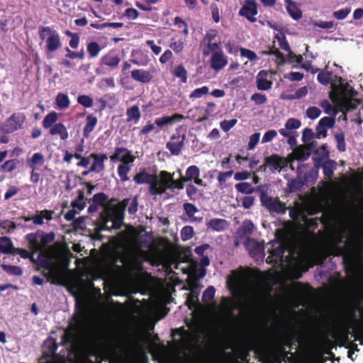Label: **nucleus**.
<instances>
[{
	"label": "nucleus",
	"mask_w": 363,
	"mask_h": 363,
	"mask_svg": "<svg viewBox=\"0 0 363 363\" xmlns=\"http://www.w3.org/2000/svg\"><path fill=\"white\" fill-rule=\"evenodd\" d=\"M271 249L268 250L269 255L267 258L269 264H286L293 279L301 278L302 273L308 271V266L301 251L294 247H289L278 240L269 242Z\"/></svg>",
	"instance_id": "1"
},
{
	"label": "nucleus",
	"mask_w": 363,
	"mask_h": 363,
	"mask_svg": "<svg viewBox=\"0 0 363 363\" xmlns=\"http://www.w3.org/2000/svg\"><path fill=\"white\" fill-rule=\"evenodd\" d=\"M38 35L45 43L44 50L47 55L55 52L62 47L60 35L52 27H39Z\"/></svg>",
	"instance_id": "2"
},
{
	"label": "nucleus",
	"mask_w": 363,
	"mask_h": 363,
	"mask_svg": "<svg viewBox=\"0 0 363 363\" xmlns=\"http://www.w3.org/2000/svg\"><path fill=\"white\" fill-rule=\"evenodd\" d=\"M264 345L257 346L249 338L240 341L234 350L235 363H250V353L253 351L259 361Z\"/></svg>",
	"instance_id": "3"
},
{
	"label": "nucleus",
	"mask_w": 363,
	"mask_h": 363,
	"mask_svg": "<svg viewBox=\"0 0 363 363\" xmlns=\"http://www.w3.org/2000/svg\"><path fill=\"white\" fill-rule=\"evenodd\" d=\"M117 199H111L108 203L105 206L103 211L99 214V219L106 221L108 225L111 218H116L118 220H123L124 213L128 206L130 199H124L121 202L113 204Z\"/></svg>",
	"instance_id": "4"
},
{
	"label": "nucleus",
	"mask_w": 363,
	"mask_h": 363,
	"mask_svg": "<svg viewBox=\"0 0 363 363\" xmlns=\"http://www.w3.org/2000/svg\"><path fill=\"white\" fill-rule=\"evenodd\" d=\"M186 117L181 113H174L172 116H163L160 118H157L155 120V123L148 121L140 130L139 135H146L155 129V125L158 128H163L168 125H173L175 123H179L185 119Z\"/></svg>",
	"instance_id": "5"
},
{
	"label": "nucleus",
	"mask_w": 363,
	"mask_h": 363,
	"mask_svg": "<svg viewBox=\"0 0 363 363\" xmlns=\"http://www.w3.org/2000/svg\"><path fill=\"white\" fill-rule=\"evenodd\" d=\"M172 174L164 170L161 171L158 175L155 174L154 182L151 186H149L150 194L152 196L162 195L167 189L170 190Z\"/></svg>",
	"instance_id": "6"
},
{
	"label": "nucleus",
	"mask_w": 363,
	"mask_h": 363,
	"mask_svg": "<svg viewBox=\"0 0 363 363\" xmlns=\"http://www.w3.org/2000/svg\"><path fill=\"white\" fill-rule=\"evenodd\" d=\"M186 138V128L179 125L175 129V133L172 135L170 140L166 144L167 149L172 155H179L184 145Z\"/></svg>",
	"instance_id": "7"
},
{
	"label": "nucleus",
	"mask_w": 363,
	"mask_h": 363,
	"mask_svg": "<svg viewBox=\"0 0 363 363\" xmlns=\"http://www.w3.org/2000/svg\"><path fill=\"white\" fill-rule=\"evenodd\" d=\"M260 202L271 214H284L288 209L286 203L281 201L279 197H272L267 194L262 193Z\"/></svg>",
	"instance_id": "8"
},
{
	"label": "nucleus",
	"mask_w": 363,
	"mask_h": 363,
	"mask_svg": "<svg viewBox=\"0 0 363 363\" xmlns=\"http://www.w3.org/2000/svg\"><path fill=\"white\" fill-rule=\"evenodd\" d=\"M26 120V116L24 113H13L4 121L1 130L6 134L12 133L22 128Z\"/></svg>",
	"instance_id": "9"
},
{
	"label": "nucleus",
	"mask_w": 363,
	"mask_h": 363,
	"mask_svg": "<svg viewBox=\"0 0 363 363\" xmlns=\"http://www.w3.org/2000/svg\"><path fill=\"white\" fill-rule=\"evenodd\" d=\"M349 320L357 321L356 318V308H352L347 312V315H342L340 320L335 323V328L344 335V339L345 341H348V335L350 334L351 327L348 324Z\"/></svg>",
	"instance_id": "10"
},
{
	"label": "nucleus",
	"mask_w": 363,
	"mask_h": 363,
	"mask_svg": "<svg viewBox=\"0 0 363 363\" xmlns=\"http://www.w3.org/2000/svg\"><path fill=\"white\" fill-rule=\"evenodd\" d=\"M330 340L328 338V337L324 336L322 337L320 339L319 341V347L318 350L313 353V354L310 355L308 357V363H325L328 360L327 358H325L323 354H328L331 357H335V354L331 352L330 349L326 348L323 350V348L325 347V345L326 343L329 342Z\"/></svg>",
	"instance_id": "11"
},
{
	"label": "nucleus",
	"mask_w": 363,
	"mask_h": 363,
	"mask_svg": "<svg viewBox=\"0 0 363 363\" xmlns=\"http://www.w3.org/2000/svg\"><path fill=\"white\" fill-rule=\"evenodd\" d=\"M257 4L255 0H245V4L239 11V15L245 17L250 22L255 23L257 14Z\"/></svg>",
	"instance_id": "12"
},
{
	"label": "nucleus",
	"mask_w": 363,
	"mask_h": 363,
	"mask_svg": "<svg viewBox=\"0 0 363 363\" xmlns=\"http://www.w3.org/2000/svg\"><path fill=\"white\" fill-rule=\"evenodd\" d=\"M110 160L113 162L120 161L122 163H133L135 157L125 147H116L113 154L110 156Z\"/></svg>",
	"instance_id": "13"
},
{
	"label": "nucleus",
	"mask_w": 363,
	"mask_h": 363,
	"mask_svg": "<svg viewBox=\"0 0 363 363\" xmlns=\"http://www.w3.org/2000/svg\"><path fill=\"white\" fill-rule=\"evenodd\" d=\"M266 164L271 172H280L281 169L287 166L288 161L283 157L277 154H272L270 156L264 157Z\"/></svg>",
	"instance_id": "14"
},
{
	"label": "nucleus",
	"mask_w": 363,
	"mask_h": 363,
	"mask_svg": "<svg viewBox=\"0 0 363 363\" xmlns=\"http://www.w3.org/2000/svg\"><path fill=\"white\" fill-rule=\"evenodd\" d=\"M335 120L333 117H323L322 118L315 128V137L317 138H325L328 135V128H331L334 126Z\"/></svg>",
	"instance_id": "15"
},
{
	"label": "nucleus",
	"mask_w": 363,
	"mask_h": 363,
	"mask_svg": "<svg viewBox=\"0 0 363 363\" xmlns=\"http://www.w3.org/2000/svg\"><path fill=\"white\" fill-rule=\"evenodd\" d=\"M210 65L211 67L216 71L222 69L228 65V57L222 50L214 52L211 55Z\"/></svg>",
	"instance_id": "16"
},
{
	"label": "nucleus",
	"mask_w": 363,
	"mask_h": 363,
	"mask_svg": "<svg viewBox=\"0 0 363 363\" xmlns=\"http://www.w3.org/2000/svg\"><path fill=\"white\" fill-rule=\"evenodd\" d=\"M199 177V168L196 165H191L186 170V174L184 177L185 179L184 181H186V182L194 181L199 186H206V184Z\"/></svg>",
	"instance_id": "17"
},
{
	"label": "nucleus",
	"mask_w": 363,
	"mask_h": 363,
	"mask_svg": "<svg viewBox=\"0 0 363 363\" xmlns=\"http://www.w3.org/2000/svg\"><path fill=\"white\" fill-rule=\"evenodd\" d=\"M90 157L93 160V163L90 167V171L95 173H100L105 169L104 162L107 160L106 154H90Z\"/></svg>",
	"instance_id": "18"
},
{
	"label": "nucleus",
	"mask_w": 363,
	"mask_h": 363,
	"mask_svg": "<svg viewBox=\"0 0 363 363\" xmlns=\"http://www.w3.org/2000/svg\"><path fill=\"white\" fill-rule=\"evenodd\" d=\"M131 77L135 81L143 84H148L152 79V75L150 71L143 69H133L131 72Z\"/></svg>",
	"instance_id": "19"
},
{
	"label": "nucleus",
	"mask_w": 363,
	"mask_h": 363,
	"mask_svg": "<svg viewBox=\"0 0 363 363\" xmlns=\"http://www.w3.org/2000/svg\"><path fill=\"white\" fill-rule=\"evenodd\" d=\"M119 255L111 256L109 259L106 262L104 267V269L110 274L120 273L123 271V267L118 264Z\"/></svg>",
	"instance_id": "20"
},
{
	"label": "nucleus",
	"mask_w": 363,
	"mask_h": 363,
	"mask_svg": "<svg viewBox=\"0 0 363 363\" xmlns=\"http://www.w3.org/2000/svg\"><path fill=\"white\" fill-rule=\"evenodd\" d=\"M155 176V174H149L145 169H143L134 176L133 181L138 184H148L151 186Z\"/></svg>",
	"instance_id": "21"
},
{
	"label": "nucleus",
	"mask_w": 363,
	"mask_h": 363,
	"mask_svg": "<svg viewBox=\"0 0 363 363\" xmlns=\"http://www.w3.org/2000/svg\"><path fill=\"white\" fill-rule=\"evenodd\" d=\"M262 357L259 358L261 362H269V363H282L284 359L282 357L277 356V352H269V350L265 345L262 348Z\"/></svg>",
	"instance_id": "22"
},
{
	"label": "nucleus",
	"mask_w": 363,
	"mask_h": 363,
	"mask_svg": "<svg viewBox=\"0 0 363 363\" xmlns=\"http://www.w3.org/2000/svg\"><path fill=\"white\" fill-rule=\"evenodd\" d=\"M54 211L51 210H43L36 211V214L32 216V220L36 225H41L43 224V219L51 220Z\"/></svg>",
	"instance_id": "23"
},
{
	"label": "nucleus",
	"mask_w": 363,
	"mask_h": 363,
	"mask_svg": "<svg viewBox=\"0 0 363 363\" xmlns=\"http://www.w3.org/2000/svg\"><path fill=\"white\" fill-rule=\"evenodd\" d=\"M120 62L121 58L119 56L111 52L106 54L101 59V65H104L112 68L117 67Z\"/></svg>",
	"instance_id": "24"
},
{
	"label": "nucleus",
	"mask_w": 363,
	"mask_h": 363,
	"mask_svg": "<svg viewBox=\"0 0 363 363\" xmlns=\"http://www.w3.org/2000/svg\"><path fill=\"white\" fill-rule=\"evenodd\" d=\"M267 72L265 70H261L257 77V87L259 90H268L272 87V82L267 79Z\"/></svg>",
	"instance_id": "25"
},
{
	"label": "nucleus",
	"mask_w": 363,
	"mask_h": 363,
	"mask_svg": "<svg viewBox=\"0 0 363 363\" xmlns=\"http://www.w3.org/2000/svg\"><path fill=\"white\" fill-rule=\"evenodd\" d=\"M98 122V119L92 114H89L86 118V124L83 128V136L88 138L90 133L94 130Z\"/></svg>",
	"instance_id": "26"
},
{
	"label": "nucleus",
	"mask_w": 363,
	"mask_h": 363,
	"mask_svg": "<svg viewBox=\"0 0 363 363\" xmlns=\"http://www.w3.org/2000/svg\"><path fill=\"white\" fill-rule=\"evenodd\" d=\"M286 11L290 16L294 20H298L302 17V11L292 0H285Z\"/></svg>",
	"instance_id": "27"
},
{
	"label": "nucleus",
	"mask_w": 363,
	"mask_h": 363,
	"mask_svg": "<svg viewBox=\"0 0 363 363\" xmlns=\"http://www.w3.org/2000/svg\"><path fill=\"white\" fill-rule=\"evenodd\" d=\"M49 133L51 135H59L60 139L62 140H65L69 138L67 128L61 123L55 124L54 126L50 129Z\"/></svg>",
	"instance_id": "28"
},
{
	"label": "nucleus",
	"mask_w": 363,
	"mask_h": 363,
	"mask_svg": "<svg viewBox=\"0 0 363 363\" xmlns=\"http://www.w3.org/2000/svg\"><path fill=\"white\" fill-rule=\"evenodd\" d=\"M126 116V121L128 123L134 122V123H137L141 118V113L139 107L136 105H134L127 108Z\"/></svg>",
	"instance_id": "29"
},
{
	"label": "nucleus",
	"mask_w": 363,
	"mask_h": 363,
	"mask_svg": "<svg viewBox=\"0 0 363 363\" xmlns=\"http://www.w3.org/2000/svg\"><path fill=\"white\" fill-rule=\"evenodd\" d=\"M96 228L94 229V232L91 235V238L93 240H102L104 236L101 235V232L102 230H107L108 229V225L106 223V221H103L101 219H98L95 222Z\"/></svg>",
	"instance_id": "30"
},
{
	"label": "nucleus",
	"mask_w": 363,
	"mask_h": 363,
	"mask_svg": "<svg viewBox=\"0 0 363 363\" xmlns=\"http://www.w3.org/2000/svg\"><path fill=\"white\" fill-rule=\"evenodd\" d=\"M267 348L269 350V352H277V356L282 357L284 362L289 359L288 355L291 354L290 352H286L285 347L281 343H276L271 346H267Z\"/></svg>",
	"instance_id": "31"
},
{
	"label": "nucleus",
	"mask_w": 363,
	"mask_h": 363,
	"mask_svg": "<svg viewBox=\"0 0 363 363\" xmlns=\"http://www.w3.org/2000/svg\"><path fill=\"white\" fill-rule=\"evenodd\" d=\"M14 247L10 238L0 237V253L3 254H12L13 252Z\"/></svg>",
	"instance_id": "32"
},
{
	"label": "nucleus",
	"mask_w": 363,
	"mask_h": 363,
	"mask_svg": "<svg viewBox=\"0 0 363 363\" xmlns=\"http://www.w3.org/2000/svg\"><path fill=\"white\" fill-rule=\"evenodd\" d=\"M27 162L32 170H35L38 167L43 165L45 158L41 153L36 152L33 155L32 157Z\"/></svg>",
	"instance_id": "33"
},
{
	"label": "nucleus",
	"mask_w": 363,
	"mask_h": 363,
	"mask_svg": "<svg viewBox=\"0 0 363 363\" xmlns=\"http://www.w3.org/2000/svg\"><path fill=\"white\" fill-rule=\"evenodd\" d=\"M254 229L255 225L252 221L250 220H245L238 230V233L242 237L249 236L252 234Z\"/></svg>",
	"instance_id": "34"
},
{
	"label": "nucleus",
	"mask_w": 363,
	"mask_h": 363,
	"mask_svg": "<svg viewBox=\"0 0 363 363\" xmlns=\"http://www.w3.org/2000/svg\"><path fill=\"white\" fill-rule=\"evenodd\" d=\"M311 152L308 147L306 146L301 145L298 146L294 150V157L296 160L298 161H306L311 156Z\"/></svg>",
	"instance_id": "35"
},
{
	"label": "nucleus",
	"mask_w": 363,
	"mask_h": 363,
	"mask_svg": "<svg viewBox=\"0 0 363 363\" xmlns=\"http://www.w3.org/2000/svg\"><path fill=\"white\" fill-rule=\"evenodd\" d=\"M55 104L60 109L65 110L69 106L70 101L67 94L60 92L55 98Z\"/></svg>",
	"instance_id": "36"
},
{
	"label": "nucleus",
	"mask_w": 363,
	"mask_h": 363,
	"mask_svg": "<svg viewBox=\"0 0 363 363\" xmlns=\"http://www.w3.org/2000/svg\"><path fill=\"white\" fill-rule=\"evenodd\" d=\"M207 225L213 230L222 231L226 225V220L222 218H212L208 222Z\"/></svg>",
	"instance_id": "37"
},
{
	"label": "nucleus",
	"mask_w": 363,
	"mask_h": 363,
	"mask_svg": "<svg viewBox=\"0 0 363 363\" xmlns=\"http://www.w3.org/2000/svg\"><path fill=\"white\" fill-rule=\"evenodd\" d=\"M236 191L241 194L250 195L255 192V188L249 182H240L235 185Z\"/></svg>",
	"instance_id": "38"
},
{
	"label": "nucleus",
	"mask_w": 363,
	"mask_h": 363,
	"mask_svg": "<svg viewBox=\"0 0 363 363\" xmlns=\"http://www.w3.org/2000/svg\"><path fill=\"white\" fill-rule=\"evenodd\" d=\"M323 174L325 177L331 179L334 174L335 169V162L334 160H328L322 165Z\"/></svg>",
	"instance_id": "39"
},
{
	"label": "nucleus",
	"mask_w": 363,
	"mask_h": 363,
	"mask_svg": "<svg viewBox=\"0 0 363 363\" xmlns=\"http://www.w3.org/2000/svg\"><path fill=\"white\" fill-rule=\"evenodd\" d=\"M130 163H121L118 166V174L123 182L129 180L128 174L130 170Z\"/></svg>",
	"instance_id": "40"
},
{
	"label": "nucleus",
	"mask_w": 363,
	"mask_h": 363,
	"mask_svg": "<svg viewBox=\"0 0 363 363\" xmlns=\"http://www.w3.org/2000/svg\"><path fill=\"white\" fill-rule=\"evenodd\" d=\"M57 121V114L55 111H52L47 114L43 121V126L44 128H51L54 126L55 123Z\"/></svg>",
	"instance_id": "41"
},
{
	"label": "nucleus",
	"mask_w": 363,
	"mask_h": 363,
	"mask_svg": "<svg viewBox=\"0 0 363 363\" xmlns=\"http://www.w3.org/2000/svg\"><path fill=\"white\" fill-rule=\"evenodd\" d=\"M334 137L337 142V149L340 152H345L346 150L345 133L341 130L338 133H336Z\"/></svg>",
	"instance_id": "42"
},
{
	"label": "nucleus",
	"mask_w": 363,
	"mask_h": 363,
	"mask_svg": "<svg viewBox=\"0 0 363 363\" xmlns=\"http://www.w3.org/2000/svg\"><path fill=\"white\" fill-rule=\"evenodd\" d=\"M173 74L176 77L179 78L182 83L186 82L187 71L183 65H179L177 66L173 71Z\"/></svg>",
	"instance_id": "43"
},
{
	"label": "nucleus",
	"mask_w": 363,
	"mask_h": 363,
	"mask_svg": "<svg viewBox=\"0 0 363 363\" xmlns=\"http://www.w3.org/2000/svg\"><path fill=\"white\" fill-rule=\"evenodd\" d=\"M1 268L10 275L21 276L23 274L22 269L18 266L3 264Z\"/></svg>",
	"instance_id": "44"
},
{
	"label": "nucleus",
	"mask_w": 363,
	"mask_h": 363,
	"mask_svg": "<svg viewBox=\"0 0 363 363\" xmlns=\"http://www.w3.org/2000/svg\"><path fill=\"white\" fill-rule=\"evenodd\" d=\"M108 200V196L104 192H100L94 194L91 198L92 203H95L98 206H103L106 205V203Z\"/></svg>",
	"instance_id": "45"
},
{
	"label": "nucleus",
	"mask_w": 363,
	"mask_h": 363,
	"mask_svg": "<svg viewBox=\"0 0 363 363\" xmlns=\"http://www.w3.org/2000/svg\"><path fill=\"white\" fill-rule=\"evenodd\" d=\"M86 49L90 57L91 58L96 57L101 50V48L96 42L89 43L86 45Z\"/></svg>",
	"instance_id": "46"
},
{
	"label": "nucleus",
	"mask_w": 363,
	"mask_h": 363,
	"mask_svg": "<svg viewBox=\"0 0 363 363\" xmlns=\"http://www.w3.org/2000/svg\"><path fill=\"white\" fill-rule=\"evenodd\" d=\"M234 172L233 170H229L227 172H220L218 173V175L217 177L218 182L219 183L218 187L221 189H223L225 187V184L226 182V180L231 177L233 174Z\"/></svg>",
	"instance_id": "47"
},
{
	"label": "nucleus",
	"mask_w": 363,
	"mask_h": 363,
	"mask_svg": "<svg viewBox=\"0 0 363 363\" xmlns=\"http://www.w3.org/2000/svg\"><path fill=\"white\" fill-rule=\"evenodd\" d=\"M27 240L30 247L37 251L41 249L40 244L38 241V235L35 233H30L27 235Z\"/></svg>",
	"instance_id": "48"
},
{
	"label": "nucleus",
	"mask_w": 363,
	"mask_h": 363,
	"mask_svg": "<svg viewBox=\"0 0 363 363\" xmlns=\"http://www.w3.org/2000/svg\"><path fill=\"white\" fill-rule=\"evenodd\" d=\"M18 162L16 159L7 160L1 166V170L4 172H12L16 169Z\"/></svg>",
	"instance_id": "49"
},
{
	"label": "nucleus",
	"mask_w": 363,
	"mask_h": 363,
	"mask_svg": "<svg viewBox=\"0 0 363 363\" xmlns=\"http://www.w3.org/2000/svg\"><path fill=\"white\" fill-rule=\"evenodd\" d=\"M289 216L298 224H301L305 215L300 208L293 207L289 209Z\"/></svg>",
	"instance_id": "50"
},
{
	"label": "nucleus",
	"mask_w": 363,
	"mask_h": 363,
	"mask_svg": "<svg viewBox=\"0 0 363 363\" xmlns=\"http://www.w3.org/2000/svg\"><path fill=\"white\" fill-rule=\"evenodd\" d=\"M333 72L330 71H321L317 76L318 82L323 85H328L332 78Z\"/></svg>",
	"instance_id": "51"
},
{
	"label": "nucleus",
	"mask_w": 363,
	"mask_h": 363,
	"mask_svg": "<svg viewBox=\"0 0 363 363\" xmlns=\"http://www.w3.org/2000/svg\"><path fill=\"white\" fill-rule=\"evenodd\" d=\"M185 179L184 176H180L178 179H174V174H172V182H171V188L170 190L173 192L175 189L181 190L184 187V183L186 181H184Z\"/></svg>",
	"instance_id": "52"
},
{
	"label": "nucleus",
	"mask_w": 363,
	"mask_h": 363,
	"mask_svg": "<svg viewBox=\"0 0 363 363\" xmlns=\"http://www.w3.org/2000/svg\"><path fill=\"white\" fill-rule=\"evenodd\" d=\"M40 238L42 246L45 247L46 245L52 242L55 240V234L53 232H50L48 233H42Z\"/></svg>",
	"instance_id": "53"
},
{
	"label": "nucleus",
	"mask_w": 363,
	"mask_h": 363,
	"mask_svg": "<svg viewBox=\"0 0 363 363\" xmlns=\"http://www.w3.org/2000/svg\"><path fill=\"white\" fill-rule=\"evenodd\" d=\"M194 228L192 226L186 225L181 230V239L183 241L190 240L194 236Z\"/></svg>",
	"instance_id": "54"
},
{
	"label": "nucleus",
	"mask_w": 363,
	"mask_h": 363,
	"mask_svg": "<svg viewBox=\"0 0 363 363\" xmlns=\"http://www.w3.org/2000/svg\"><path fill=\"white\" fill-rule=\"evenodd\" d=\"M304 222V224L306 225V228L311 230H315L318 226V221L319 220L317 218H308L306 216H303V220Z\"/></svg>",
	"instance_id": "55"
},
{
	"label": "nucleus",
	"mask_w": 363,
	"mask_h": 363,
	"mask_svg": "<svg viewBox=\"0 0 363 363\" xmlns=\"http://www.w3.org/2000/svg\"><path fill=\"white\" fill-rule=\"evenodd\" d=\"M216 289L213 286H208L202 295V300L203 302L207 303L212 301L215 296Z\"/></svg>",
	"instance_id": "56"
},
{
	"label": "nucleus",
	"mask_w": 363,
	"mask_h": 363,
	"mask_svg": "<svg viewBox=\"0 0 363 363\" xmlns=\"http://www.w3.org/2000/svg\"><path fill=\"white\" fill-rule=\"evenodd\" d=\"M77 102L85 108H90L93 106V99L87 95H79L77 97Z\"/></svg>",
	"instance_id": "57"
},
{
	"label": "nucleus",
	"mask_w": 363,
	"mask_h": 363,
	"mask_svg": "<svg viewBox=\"0 0 363 363\" xmlns=\"http://www.w3.org/2000/svg\"><path fill=\"white\" fill-rule=\"evenodd\" d=\"M240 51L242 57L247 58L251 62L255 61L258 58L257 54L249 49L242 48L240 49Z\"/></svg>",
	"instance_id": "58"
},
{
	"label": "nucleus",
	"mask_w": 363,
	"mask_h": 363,
	"mask_svg": "<svg viewBox=\"0 0 363 363\" xmlns=\"http://www.w3.org/2000/svg\"><path fill=\"white\" fill-rule=\"evenodd\" d=\"M208 93V87L206 86H203L201 88H197L194 89L189 95L191 99H198L201 98L203 95L207 94Z\"/></svg>",
	"instance_id": "59"
},
{
	"label": "nucleus",
	"mask_w": 363,
	"mask_h": 363,
	"mask_svg": "<svg viewBox=\"0 0 363 363\" xmlns=\"http://www.w3.org/2000/svg\"><path fill=\"white\" fill-rule=\"evenodd\" d=\"M351 242L358 250L363 251V230L356 235L351 240Z\"/></svg>",
	"instance_id": "60"
},
{
	"label": "nucleus",
	"mask_w": 363,
	"mask_h": 363,
	"mask_svg": "<svg viewBox=\"0 0 363 363\" xmlns=\"http://www.w3.org/2000/svg\"><path fill=\"white\" fill-rule=\"evenodd\" d=\"M303 74L298 72H291L284 74V78L291 82H299L303 79Z\"/></svg>",
	"instance_id": "61"
},
{
	"label": "nucleus",
	"mask_w": 363,
	"mask_h": 363,
	"mask_svg": "<svg viewBox=\"0 0 363 363\" xmlns=\"http://www.w3.org/2000/svg\"><path fill=\"white\" fill-rule=\"evenodd\" d=\"M238 123V120L235 118L231 120H224L220 122V125L222 130L225 132L229 131L232 128H233L236 123Z\"/></svg>",
	"instance_id": "62"
},
{
	"label": "nucleus",
	"mask_w": 363,
	"mask_h": 363,
	"mask_svg": "<svg viewBox=\"0 0 363 363\" xmlns=\"http://www.w3.org/2000/svg\"><path fill=\"white\" fill-rule=\"evenodd\" d=\"M198 191V189L192 184H189L186 186V192L190 200H196Z\"/></svg>",
	"instance_id": "63"
},
{
	"label": "nucleus",
	"mask_w": 363,
	"mask_h": 363,
	"mask_svg": "<svg viewBox=\"0 0 363 363\" xmlns=\"http://www.w3.org/2000/svg\"><path fill=\"white\" fill-rule=\"evenodd\" d=\"M321 111L316 106H311L306 111L307 116L311 119H315L320 116Z\"/></svg>",
	"instance_id": "64"
}]
</instances>
